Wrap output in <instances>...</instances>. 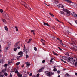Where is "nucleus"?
<instances>
[{"mask_svg":"<svg viewBox=\"0 0 77 77\" xmlns=\"http://www.w3.org/2000/svg\"><path fill=\"white\" fill-rule=\"evenodd\" d=\"M62 58H63V59L66 60H67L69 62V61L70 63H71L73 64V65H75L76 61H75V60H74V59H73V58H72V57L68 58L66 56H63L62 57Z\"/></svg>","mask_w":77,"mask_h":77,"instance_id":"f257e3e1","label":"nucleus"},{"mask_svg":"<svg viewBox=\"0 0 77 77\" xmlns=\"http://www.w3.org/2000/svg\"><path fill=\"white\" fill-rule=\"evenodd\" d=\"M64 12L63 11H61V14H64V15H66L67 16L70 15V13L71 12L67 10L66 9H64Z\"/></svg>","mask_w":77,"mask_h":77,"instance_id":"f03ea898","label":"nucleus"},{"mask_svg":"<svg viewBox=\"0 0 77 77\" xmlns=\"http://www.w3.org/2000/svg\"><path fill=\"white\" fill-rule=\"evenodd\" d=\"M20 45V42H17L14 45L15 48H17L18 49H20V47L19 46Z\"/></svg>","mask_w":77,"mask_h":77,"instance_id":"7ed1b4c3","label":"nucleus"},{"mask_svg":"<svg viewBox=\"0 0 77 77\" xmlns=\"http://www.w3.org/2000/svg\"><path fill=\"white\" fill-rule=\"evenodd\" d=\"M21 4L22 5H24V6L25 8H29V5H27V4L25 2H24V1H22L21 2Z\"/></svg>","mask_w":77,"mask_h":77,"instance_id":"20e7f679","label":"nucleus"},{"mask_svg":"<svg viewBox=\"0 0 77 77\" xmlns=\"http://www.w3.org/2000/svg\"><path fill=\"white\" fill-rule=\"evenodd\" d=\"M57 6V8H63V9H64V6L62 4H59Z\"/></svg>","mask_w":77,"mask_h":77,"instance_id":"39448f33","label":"nucleus"},{"mask_svg":"<svg viewBox=\"0 0 77 77\" xmlns=\"http://www.w3.org/2000/svg\"><path fill=\"white\" fill-rule=\"evenodd\" d=\"M73 17H77V14L73 12L71 13Z\"/></svg>","mask_w":77,"mask_h":77,"instance_id":"423d86ee","label":"nucleus"},{"mask_svg":"<svg viewBox=\"0 0 77 77\" xmlns=\"http://www.w3.org/2000/svg\"><path fill=\"white\" fill-rule=\"evenodd\" d=\"M6 69H3L2 71L0 72V73H1L2 74H3V73H5V72H6Z\"/></svg>","mask_w":77,"mask_h":77,"instance_id":"0eeeda50","label":"nucleus"},{"mask_svg":"<svg viewBox=\"0 0 77 77\" xmlns=\"http://www.w3.org/2000/svg\"><path fill=\"white\" fill-rule=\"evenodd\" d=\"M44 68H41L40 69H39L38 71L37 72H42L43 70H44Z\"/></svg>","mask_w":77,"mask_h":77,"instance_id":"6e6552de","label":"nucleus"},{"mask_svg":"<svg viewBox=\"0 0 77 77\" xmlns=\"http://www.w3.org/2000/svg\"><path fill=\"white\" fill-rule=\"evenodd\" d=\"M52 75V72H50L48 73V75H47V76H48L49 77H51Z\"/></svg>","mask_w":77,"mask_h":77,"instance_id":"1a4fd4ad","label":"nucleus"},{"mask_svg":"<svg viewBox=\"0 0 77 77\" xmlns=\"http://www.w3.org/2000/svg\"><path fill=\"white\" fill-rule=\"evenodd\" d=\"M43 24L44 26H47L48 27H50V25L48 24L47 23H46L45 22H43Z\"/></svg>","mask_w":77,"mask_h":77,"instance_id":"9d476101","label":"nucleus"},{"mask_svg":"<svg viewBox=\"0 0 77 77\" xmlns=\"http://www.w3.org/2000/svg\"><path fill=\"white\" fill-rule=\"evenodd\" d=\"M65 2H67V3H74V2H72L71 1H69V0H65Z\"/></svg>","mask_w":77,"mask_h":77,"instance_id":"9b49d317","label":"nucleus"},{"mask_svg":"<svg viewBox=\"0 0 77 77\" xmlns=\"http://www.w3.org/2000/svg\"><path fill=\"white\" fill-rule=\"evenodd\" d=\"M24 54L23 53V52L20 51L18 53L19 55H23Z\"/></svg>","mask_w":77,"mask_h":77,"instance_id":"f8f14e48","label":"nucleus"},{"mask_svg":"<svg viewBox=\"0 0 77 77\" xmlns=\"http://www.w3.org/2000/svg\"><path fill=\"white\" fill-rule=\"evenodd\" d=\"M23 51V52L25 53L26 54H27V50H26V49H24Z\"/></svg>","mask_w":77,"mask_h":77,"instance_id":"ddd939ff","label":"nucleus"},{"mask_svg":"<svg viewBox=\"0 0 77 77\" xmlns=\"http://www.w3.org/2000/svg\"><path fill=\"white\" fill-rule=\"evenodd\" d=\"M4 28L6 31H8V28L6 26H5L4 27Z\"/></svg>","mask_w":77,"mask_h":77,"instance_id":"4468645a","label":"nucleus"},{"mask_svg":"<svg viewBox=\"0 0 77 77\" xmlns=\"http://www.w3.org/2000/svg\"><path fill=\"white\" fill-rule=\"evenodd\" d=\"M9 48V47H6L5 48L4 50H5V51H7L8 50V48Z\"/></svg>","mask_w":77,"mask_h":77,"instance_id":"2eb2a0df","label":"nucleus"},{"mask_svg":"<svg viewBox=\"0 0 77 77\" xmlns=\"http://www.w3.org/2000/svg\"><path fill=\"white\" fill-rule=\"evenodd\" d=\"M72 43V45H73L74 46L75 45H76V44L73 41V42Z\"/></svg>","mask_w":77,"mask_h":77,"instance_id":"dca6fc26","label":"nucleus"},{"mask_svg":"<svg viewBox=\"0 0 77 77\" xmlns=\"http://www.w3.org/2000/svg\"><path fill=\"white\" fill-rule=\"evenodd\" d=\"M52 52L54 55H55L56 56H57V55H58V54H57L54 52V51H53Z\"/></svg>","mask_w":77,"mask_h":77,"instance_id":"f3484780","label":"nucleus"},{"mask_svg":"<svg viewBox=\"0 0 77 77\" xmlns=\"http://www.w3.org/2000/svg\"><path fill=\"white\" fill-rule=\"evenodd\" d=\"M55 3H59V0H55Z\"/></svg>","mask_w":77,"mask_h":77,"instance_id":"a211bd4d","label":"nucleus"},{"mask_svg":"<svg viewBox=\"0 0 77 77\" xmlns=\"http://www.w3.org/2000/svg\"><path fill=\"white\" fill-rule=\"evenodd\" d=\"M45 74H46L47 75H48V71H46L45 72Z\"/></svg>","mask_w":77,"mask_h":77,"instance_id":"6ab92c4d","label":"nucleus"},{"mask_svg":"<svg viewBox=\"0 0 77 77\" xmlns=\"http://www.w3.org/2000/svg\"><path fill=\"white\" fill-rule=\"evenodd\" d=\"M2 21L5 24H6V20H5V19H3L2 20Z\"/></svg>","mask_w":77,"mask_h":77,"instance_id":"aec40b11","label":"nucleus"},{"mask_svg":"<svg viewBox=\"0 0 77 77\" xmlns=\"http://www.w3.org/2000/svg\"><path fill=\"white\" fill-rule=\"evenodd\" d=\"M26 67H27V68H28L29 66H30V64H29V63H26Z\"/></svg>","mask_w":77,"mask_h":77,"instance_id":"412c9836","label":"nucleus"},{"mask_svg":"<svg viewBox=\"0 0 77 77\" xmlns=\"http://www.w3.org/2000/svg\"><path fill=\"white\" fill-rule=\"evenodd\" d=\"M73 48L75 49V50H77V46H75L74 48Z\"/></svg>","mask_w":77,"mask_h":77,"instance_id":"4be33fe9","label":"nucleus"},{"mask_svg":"<svg viewBox=\"0 0 77 77\" xmlns=\"http://www.w3.org/2000/svg\"><path fill=\"white\" fill-rule=\"evenodd\" d=\"M2 73H0V77H4V75H2Z\"/></svg>","mask_w":77,"mask_h":77,"instance_id":"5701e85b","label":"nucleus"},{"mask_svg":"<svg viewBox=\"0 0 77 77\" xmlns=\"http://www.w3.org/2000/svg\"><path fill=\"white\" fill-rule=\"evenodd\" d=\"M4 75H5L6 76H8V73H4Z\"/></svg>","mask_w":77,"mask_h":77,"instance_id":"b1692460","label":"nucleus"},{"mask_svg":"<svg viewBox=\"0 0 77 77\" xmlns=\"http://www.w3.org/2000/svg\"><path fill=\"white\" fill-rule=\"evenodd\" d=\"M20 62H18L16 63V65L17 66H18V65H20Z\"/></svg>","mask_w":77,"mask_h":77,"instance_id":"393cba45","label":"nucleus"},{"mask_svg":"<svg viewBox=\"0 0 77 77\" xmlns=\"http://www.w3.org/2000/svg\"><path fill=\"white\" fill-rule=\"evenodd\" d=\"M15 28H16V30L17 31V32H18V27L17 26H15Z\"/></svg>","mask_w":77,"mask_h":77,"instance_id":"a878e982","label":"nucleus"},{"mask_svg":"<svg viewBox=\"0 0 77 77\" xmlns=\"http://www.w3.org/2000/svg\"><path fill=\"white\" fill-rule=\"evenodd\" d=\"M49 14L50 15H51V17H54V15L52 14H51V13H49Z\"/></svg>","mask_w":77,"mask_h":77,"instance_id":"bb28decb","label":"nucleus"},{"mask_svg":"<svg viewBox=\"0 0 77 77\" xmlns=\"http://www.w3.org/2000/svg\"><path fill=\"white\" fill-rule=\"evenodd\" d=\"M61 61H62V62H64V63H66V61L64 60H63V59H61Z\"/></svg>","mask_w":77,"mask_h":77,"instance_id":"cd10ccee","label":"nucleus"},{"mask_svg":"<svg viewBox=\"0 0 77 77\" xmlns=\"http://www.w3.org/2000/svg\"><path fill=\"white\" fill-rule=\"evenodd\" d=\"M34 49L35 51H37V48H36V47H34Z\"/></svg>","mask_w":77,"mask_h":77,"instance_id":"c85d7f7f","label":"nucleus"},{"mask_svg":"<svg viewBox=\"0 0 77 77\" xmlns=\"http://www.w3.org/2000/svg\"><path fill=\"white\" fill-rule=\"evenodd\" d=\"M26 59H27V58H29V55H28L27 54L26 55Z\"/></svg>","mask_w":77,"mask_h":77,"instance_id":"c756f323","label":"nucleus"},{"mask_svg":"<svg viewBox=\"0 0 77 77\" xmlns=\"http://www.w3.org/2000/svg\"><path fill=\"white\" fill-rule=\"evenodd\" d=\"M65 55L66 56H69V54L67 52L65 54Z\"/></svg>","mask_w":77,"mask_h":77,"instance_id":"7c9ffc66","label":"nucleus"},{"mask_svg":"<svg viewBox=\"0 0 77 77\" xmlns=\"http://www.w3.org/2000/svg\"><path fill=\"white\" fill-rule=\"evenodd\" d=\"M14 48V51H16L17 50V49L18 48Z\"/></svg>","mask_w":77,"mask_h":77,"instance_id":"2f4dec72","label":"nucleus"},{"mask_svg":"<svg viewBox=\"0 0 77 77\" xmlns=\"http://www.w3.org/2000/svg\"><path fill=\"white\" fill-rule=\"evenodd\" d=\"M2 47L1 46V45L0 44V52H2Z\"/></svg>","mask_w":77,"mask_h":77,"instance_id":"473e14b6","label":"nucleus"},{"mask_svg":"<svg viewBox=\"0 0 77 77\" xmlns=\"http://www.w3.org/2000/svg\"><path fill=\"white\" fill-rule=\"evenodd\" d=\"M26 8H27L28 9H29V10H31V8H30V7L29 6V7Z\"/></svg>","mask_w":77,"mask_h":77,"instance_id":"72a5a7b5","label":"nucleus"},{"mask_svg":"<svg viewBox=\"0 0 77 77\" xmlns=\"http://www.w3.org/2000/svg\"><path fill=\"white\" fill-rule=\"evenodd\" d=\"M75 66H77V61H76L75 63Z\"/></svg>","mask_w":77,"mask_h":77,"instance_id":"f704fd0d","label":"nucleus"},{"mask_svg":"<svg viewBox=\"0 0 77 77\" xmlns=\"http://www.w3.org/2000/svg\"><path fill=\"white\" fill-rule=\"evenodd\" d=\"M12 63V62L11 61H9L8 62V64H9V63Z\"/></svg>","mask_w":77,"mask_h":77,"instance_id":"c9c22d12","label":"nucleus"},{"mask_svg":"<svg viewBox=\"0 0 77 77\" xmlns=\"http://www.w3.org/2000/svg\"><path fill=\"white\" fill-rule=\"evenodd\" d=\"M60 44L61 45H62L63 46H65V45L64 44H63V43H62L61 42H60Z\"/></svg>","mask_w":77,"mask_h":77,"instance_id":"e433bc0d","label":"nucleus"},{"mask_svg":"<svg viewBox=\"0 0 77 77\" xmlns=\"http://www.w3.org/2000/svg\"><path fill=\"white\" fill-rule=\"evenodd\" d=\"M0 12L1 13H2L3 12V10L2 9L0 10Z\"/></svg>","mask_w":77,"mask_h":77,"instance_id":"4c0bfd02","label":"nucleus"},{"mask_svg":"<svg viewBox=\"0 0 77 77\" xmlns=\"http://www.w3.org/2000/svg\"><path fill=\"white\" fill-rule=\"evenodd\" d=\"M52 28L53 29H54V30H56V28L54 26H52Z\"/></svg>","mask_w":77,"mask_h":77,"instance_id":"58836bf2","label":"nucleus"},{"mask_svg":"<svg viewBox=\"0 0 77 77\" xmlns=\"http://www.w3.org/2000/svg\"><path fill=\"white\" fill-rule=\"evenodd\" d=\"M18 70H16L15 71V73L16 74H18Z\"/></svg>","mask_w":77,"mask_h":77,"instance_id":"ea45409f","label":"nucleus"},{"mask_svg":"<svg viewBox=\"0 0 77 77\" xmlns=\"http://www.w3.org/2000/svg\"><path fill=\"white\" fill-rule=\"evenodd\" d=\"M53 71H57V69H56V68H54L53 69Z\"/></svg>","mask_w":77,"mask_h":77,"instance_id":"a19ab883","label":"nucleus"},{"mask_svg":"<svg viewBox=\"0 0 77 77\" xmlns=\"http://www.w3.org/2000/svg\"><path fill=\"white\" fill-rule=\"evenodd\" d=\"M39 74L38 73L37 74V77H39Z\"/></svg>","mask_w":77,"mask_h":77,"instance_id":"79ce46f5","label":"nucleus"},{"mask_svg":"<svg viewBox=\"0 0 77 77\" xmlns=\"http://www.w3.org/2000/svg\"><path fill=\"white\" fill-rule=\"evenodd\" d=\"M53 58H51L50 61V62H52V61H53Z\"/></svg>","mask_w":77,"mask_h":77,"instance_id":"37998d69","label":"nucleus"},{"mask_svg":"<svg viewBox=\"0 0 77 77\" xmlns=\"http://www.w3.org/2000/svg\"><path fill=\"white\" fill-rule=\"evenodd\" d=\"M17 76L18 77L19 76H20V73H17Z\"/></svg>","mask_w":77,"mask_h":77,"instance_id":"c03bdc74","label":"nucleus"},{"mask_svg":"<svg viewBox=\"0 0 77 77\" xmlns=\"http://www.w3.org/2000/svg\"><path fill=\"white\" fill-rule=\"evenodd\" d=\"M7 66V64H5L4 65V67H6V66Z\"/></svg>","mask_w":77,"mask_h":77,"instance_id":"a18cd8bd","label":"nucleus"},{"mask_svg":"<svg viewBox=\"0 0 77 77\" xmlns=\"http://www.w3.org/2000/svg\"><path fill=\"white\" fill-rule=\"evenodd\" d=\"M65 75L67 76H69V74L68 73H66L65 74Z\"/></svg>","mask_w":77,"mask_h":77,"instance_id":"49530a36","label":"nucleus"},{"mask_svg":"<svg viewBox=\"0 0 77 77\" xmlns=\"http://www.w3.org/2000/svg\"><path fill=\"white\" fill-rule=\"evenodd\" d=\"M57 73H58V74H60V71H57Z\"/></svg>","mask_w":77,"mask_h":77,"instance_id":"de8ad7c7","label":"nucleus"},{"mask_svg":"<svg viewBox=\"0 0 77 77\" xmlns=\"http://www.w3.org/2000/svg\"><path fill=\"white\" fill-rule=\"evenodd\" d=\"M19 77H22V75L21 74H20V75L18 76Z\"/></svg>","mask_w":77,"mask_h":77,"instance_id":"09e8293b","label":"nucleus"},{"mask_svg":"<svg viewBox=\"0 0 77 77\" xmlns=\"http://www.w3.org/2000/svg\"><path fill=\"white\" fill-rule=\"evenodd\" d=\"M58 48H59V49L60 50H61V51H62V49H61V48H60V47H58Z\"/></svg>","mask_w":77,"mask_h":77,"instance_id":"8fccbe9b","label":"nucleus"},{"mask_svg":"<svg viewBox=\"0 0 77 77\" xmlns=\"http://www.w3.org/2000/svg\"><path fill=\"white\" fill-rule=\"evenodd\" d=\"M32 73H31L29 74V76H32Z\"/></svg>","mask_w":77,"mask_h":77,"instance_id":"3c124183","label":"nucleus"},{"mask_svg":"<svg viewBox=\"0 0 77 77\" xmlns=\"http://www.w3.org/2000/svg\"><path fill=\"white\" fill-rule=\"evenodd\" d=\"M35 32V30H32L31 31V33L32 32Z\"/></svg>","mask_w":77,"mask_h":77,"instance_id":"603ef678","label":"nucleus"},{"mask_svg":"<svg viewBox=\"0 0 77 77\" xmlns=\"http://www.w3.org/2000/svg\"><path fill=\"white\" fill-rule=\"evenodd\" d=\"M56 21H58V22H59V21L58 19H57V18H56Z\"/></svg>","mask_w":77,"mask_h":77,"instance_id":"864d4df0","label":"nucleus"},{"mask_svg":"<svg viewBox=\"0 0 77 77\" xmlns=\"http://www.w3.org/2000/svg\"><path fill=\"white\" fill-rule=\"evenodd\" d=\"M23 56V55H20V56H19V57L20 58V57H22Z\"/></svg>","mask_w":77,"mask_h":77,"instance_id":"5fc2aeb1","label":"nucleus"},{"mask_svg":"<svg viewBox=\"0 0 77 77\" xmlns=\"http://www.w3.org/2000/svg\"><path fill=\"white\" fill-rule=\"evenodd\" d=\"M24 64H23L22 66V67L23 68V67H24Z\"/></svg>","mask_w":77,"mask_h":77,"instance_id":"6e6d98bb","label":"nucleus"},{"mask_svg":"<svg viewBox=\"0 0 77 77\" xmlns=\"http://www.w3.org/2000/svg\"><path fill=\"white\" fill-rule=\"evenodd\" d=\"M19 57L18 56L17 57V60H19Z\"/></svg>","mask_w":77,"mask_h":77,"instance_id":"4d7b16f0","label":"nucleus"},{"mask_svg":"<svg viewBox=\"0 0 77 77\" xmlns=\"http://www.w3.org/2000/svg\"><path fill=\"white\" fill-rule=\"evenodd\" d=\"M42 63H44L45 62V60H43L42 62Z\"/></svg>","mask_w":77,"mask_h":77,"instance_id":"13d9d810","label":"nucleus"},{"mask_svg":"<svg viewBox=\"0 0 77 77\" xmlns=\"http://www.w3.org/2000/svg\"><path fill=\"white\" fill-rule=\"evenodd\" d=\"M32 41V39H29V41L30 42Z\"/></svg>","mask_w":77,"mask_h":77,"instance_id":"bf43d9fd","label":"nucleus"},{"mask_svg":"<svg viewBox=\"0 0 77 77\" xmlns=\"http://www.w3.org/2000/svg\"><path fill=\"white\" fill-rule=\"evenodd\" d=\"M30 42L29 41L27 43H28V44H29L30 43Z\"/></svg>","mask_w":77,"mask_h":77,"instance_id":"052dcab7","label":"nucleus"},{"mask_svg":"<svg viewBox=\"0 0 77 77\" xmlns=\"http://www.w3.org/2000/svg\"><path fill=\"white\" fill-rule=\"evenodd\" d=\"M56 68V66H54V67H53V68Z\"/></svg>","mask_w":77,"mask_h":77,"instance_id":"680f3d73","label":"nucleus"},{"mask_svg":"<svg viewBox=\"0 0 77 77\" xmlns=\"http://www.w3.org/2000/svg\"><path fill=\"white\" fill-rule=\"evenodd\" d=\"M12 74H10V77H12Z\"/></svg>","mask_w":77,"mask_h":77,"instance_id":"e2e57ef3","label":"nucleus"},{"mask_svg":"<svg viewBox=\"0 0 77 77\" xmlns=\"http://www.w3.org/2000/svg\"><path fill=\"white\" fill-rule=\"evenodd\" d=\"M6 15L7 16V17H9V16L8 14H6Z\"/></svg>","mask_w":77,"mask_h":77,"instance_id":"0e129e2a","label":"nucleus"},{"mask_svg":"<svg viewBox=\"0 0 77 77\" xmlns=\"http://www.w3.org/2000/svg\"><path fill=\"white\" fill-rule=\"evenodd\" d=\"M24 74H25L26 72V71H24Z\"/></svg>","mask_w":77,"mask_h":77,"instance_id":"69168bd1","label":"nucleus"},{"mask_svg":"<svg viewBox=\"0 0 77 77\" xmlns=\"http://www.w3.org/2000/svg\"><path fill=\"white\" fill-rule=\"evenodd\" d=\"M32 77H37V76H33Z\"/></svg>","mask_w":77,"mask_h":77,"instance_id":"338daca9","label":"nucleus"},{"mask_svg":"<svg viewBox=\"0 0 77 77\" xmlns=\"http://www.w3.org/2000/svg\"><path fill=\"white\" fill-rule=\"evenodd\" d=\"M75 74L76 75H77V73H75Z\"/></svg>","mask_w":77,"mask_h":77,"instance_id":"774afa93","label":"nucleus"}]
</instances>
